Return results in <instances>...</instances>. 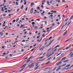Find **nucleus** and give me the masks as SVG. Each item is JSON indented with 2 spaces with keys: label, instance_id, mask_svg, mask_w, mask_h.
<instances>
[{
  "label": "nucleus",
  "instance_id": "38",
  "mask_svg": "<svg viewBox=\"0 0 73 73\" xmlns=\"http://www.w3.org/2000/svg\"><path fill=\"white\" fill-rule=\"evenodd\" d=\"M28 31H31V28H30L29 27L27 29Z\"/></svg>",
  "mask_w": 73,
  "mask_h": 73
},
{
  "label": "nucleus",
  "instance_id": "12",
  "mask_svg": "<svg viewBox=\"0 0 73 73\" xmlns=\"http://www.w3.org/2000/svg\"><path fill=\"white\" fill-rule=\"evenodd\" d=\"M38 63H39V62H38V63H36L35 64V66H40V65H38Z\"/></svg>",
  "mask_w": 73,
  "mask_h": 73
},
{
  "label": "nucleus",
  "instance_id": "26",
  "mask_svg": "<svg viewBox=\"0 0 73 73\" xmlns=\"http://www.w3.org/2000/svg\"><path fill=\"white\" fill-rule=\"evenodd\" d=\"M65 8H69L68 5H66V6L65 7Z\"/></svg>",
  "mask_w": 73,
  "mask_h": 73
},
{
  "label": "nucleus",
  "instance_id": "17",
  "mask_svg": "<svg viewBox=\"0 0 73 73\" xmlns=\"http://www.w3.org/2000/svg\"><path fill=\"white\" fill-rule=\"evenodd\" d=\"M33 57V56H31L27 60H30V59H31L32 58V57Z\"/></svg>",
  "mask_w": 73,
  "mask_h": 73
},
{
  "label": "nucleus",
  "instance_id": "15",
  "mask_svg": "<svg viewBox=\"0 0 73 73\" xmlns=\"http://www.w3.org/2000/svg\"><path fill=\"white\" fill-rule=\"evenodd\" d=\"M2 35H3V32H0V35L2 36Z\"/></svg>",
  "mask_w": 73,
  "mask_h": 73
},
{
  "label": "nucleus",
  "instance_id": "63",
  "mask_svg": "<svg viewBox=\"0 0 73 73\" xmlns=\"http://www.w3.org/2000/svg\"><path fill=\"white\" fill-rule=\"evenodd\" d=\"M55 24L54 23H53L52 24V26H54V25Z\"/></svg>",
  "mask_w": 73,
  "mask_h": 73
},
{
  "label": "nucleus",
  "instance_id": "61",
  "mask_svg": "<svg viewBox=\"0 0 73 73\" xmlns=\"http://www.w3.org/2000/svg\"><path fill=\"white\" fill-rule=\"evenodd\" d=\"M25 40H22V42H25Z\"/></svg>",
  "mask_w": 73,
  "mask_h": 73
},
{
  "label": "nucleus",
  "instance_id": "7",
  "mask_svg": "<svg viewBox=\"0 0 73 73\" xmlns=\"http://www.w3.org/2000/svg\"><path fill=\"white\" fill-rule=\"evenodd\" d=\"M51 12H52V13H56V12H57V11L55 10H52L51 11Z\"/></svg>",
  "mask_w": 73,
  "mask_h": 73
},
{
  "label": "nucleus",
  "instance_id": "32",
  "mask_svg": "<svg viewBox=\"0 0 73 73\" xmlns=\"http://www.w3.org/2000/svg\"><path fill=\"white\" fill-rule=\"evenodd\" d=\"M52 54H50V55L48 56V57H47V58H49V57H50V56H52Z\"/></svg>",
  "mask_w": 73,
  "mask_h": 73
},
{
  "label": "nucleus",
  "instance_id": "21",
  "mask_svg": "<svg viewBox=\"0 0 73 73\" xmlns=\"http://www.w3.org/2000/svg\"><path fill=\"white\" fill-rule=\"evenodd\" d=\"M73 18V15H72L70 19V20H71L72 18Z\"/></svg>",
  "mask_w": 73,
  "mask_h": 73
},
{
  "label": "nucleus",
  "instance_id": "25",
  "mask_svg": "<svg viewBox=\"0 0 73 73\" xmlns=\"http://www.w3.org/2000/svg\"><path fill=\"white\" fill-rule=\"evenodd\" d=\"M66 59V57H64L61 60H64V59Z\"/></svg>",
  "mask_w": 73,
  "mask_h": 73
},
{
  "label": "nucleus",
  "instance_id": "56",
  "mask_svg": "<svg viewBox=\"0 0 73 73\" xmlns=\"http://www.w3.org/2000/svg\"><path fill=\"white\" fill-rule=\"evenodd\" d=\"M42 54H43V53H42L41 54H40L39 55V56H41V55H42Z\"/></svg>",
  "mask_w": 73,
  "mask_h": 73
},
{
  "label": "nucleus",
  "instance_id": "40",
  "mask_svg": "<svg viewBox=\"0 0 73 73\" xmlns=\"http://www.w3.org/2000/svg\"><path fill=\"white\" fill-rule=\"evenodd\" d=\"M27 3V2L26 1H25V3H24V5H26V3Z\"/></svg>",
  "mask_w": 73,
  "mask_h": 73
},
{
  "label": "nucleus",
  "instance_id": "30",
  "mask_svg": "<svg viewBox=\"0 0 73 73\" xmlns=\"http://www.w3.org/2000/svg\"><path fill=\"white\" fill-rule=\"evenodd\" d=\"M54 40V39H53L51 41V42L50 43V44H51V43H52V42H53V41Z\"/></svg>",
  "mask_w": 73,
  "mask_h": 73
},
{
  "label": "nucleus",
  "instance_id": "24",
  "mask_svg": "<svg viewBox=\"0 0 73 73\" xmlns=\"http://www.w3.org/2000/svg\"><path fill=\"white\" fill-rule=\"evenodd\" d=\"M19 18H17V20H16V23H17V22H18V21H19Z\"/></svg>",
  "mask_w": 73,
  "mask_h": 73
},
{
  "label": "nucleus",
  "instance_id": "14",
  "mask_svg": "<svg viewBox=\"0 0 73 73\" xmlns=\"http://www.w3.org/2000/svg\"><path fill=\"white\" fill-rule=\"evenodd\" d=\"M61 69V68H60V67H59L56 70V71H58V70H60V69Z\"/></svg>",
  "mask_w": 73,
  "mask_h": 73
},
{
  "label": "nucleus",
  "instance_id": "35",
  "mask_svg": "<svg viewBox=\"0 0 73 73\" xmlns=\"http://www.w3.org/2000/svg\"><path fill=\"white\" fill-rule=\"evenodd\" d=\"M15 21H16V20H13L12 22H13L14 23H15Z\"/></svg>",
  "mask_w": 73,
  "mask_h": 73
},
{
  "label": "nucleus",
  "instance_id": "44",
  "mask_svg": "<svg viewBox=\"0 0 73 73\" xmlns=\"http://www.w3.org/2000/svg\"><path fill=\"white\" fill-rule=\"evenodd\" d=\"M57 48H55L54 50V52H55V51H56V50H57Z\"/></svg>",
  "mask_w": 73,
  "mask_h": 73
},
{
  "label": "nucleus",
  "instance_id": "53",
  "mask_svg": "<svg viewBox=\"0 0 73 73\" xmlns=\"http://www.w3.org/2000/svg\"><path fill=\"white\" fill-rule=\"evenodd\" d=\"M3 2L4 3H6V0H4Z\"/></svg>",
  "mask_w": 73,
  "mask_h": 73
},
{
  "label": "nucleus",
  "instance_id": "27",
  "mask_svg": "<svg viewBox=\"0 0 73 73\" xmlns=\"http://www.w3.org/2000/svg\"><path fill=\"white\" fill-rule=\"evenodd\" d=\"M35 23L34 22H33L31 23V24H32V25H35Z\"/></svg>",
  "mask_w": 73,
  "mask_h": 73
},
{
  "label": "nucleus",
  "instance_id": "16",
  "mask_svg": "<svg viewBox=\"0 0 73 73\" xmlns=\"http://www.w3.org/2000/svg\"><path fill=\"white\" fill-rule=\"evenodd\" d=\"M70 66V64H68V65H66V68H67V67H69Z\"/></svg>",
  "mask_w": 73,
  "mask_h": 73
},
{
  "label": "nucleus",
  "instance_id": "13",
  "mask_svg": "<svg viewBox=\"0 0 73 73\" xmlns=\"http://www.w3.org/2000/svg\"><path fill=\"white\" fill-rule=\"evenodd\" d=\"M34 4H35V3H31V7H33V5H34Z\"/></svg>",
  "mask_w": 73,
  "mask_h": 73
},
{
  "label": "nucleus",
  "instance_id": "57",
  "mask_svg": "<svg viewBox=\"0 0 73 73\" xmlns=\"http://www.w3.org/2000/svg\"><path fill=\"white\" fill-rule=\"evenodd\" d=\"M36 21H40V20L39 19H36Z\"/></svg>",
  "mask_w": 73,
  "mask_h": 73
},
{
  "label": "nucleus",
  "instance_id": "45",
  "mask_svg": "<svg viewBox=\"0 0 73 73\" xmlns=\"http://www.w3.org/2000/svg\"><path fill=\"white\" fill-rule=\"evenodd\" d=\"M12 55H13V54H10L9 56H10L11 57H12Z\"/></svg>",
  "mask_w": 73,
  "mask_h": 73
},
{
  "label": "nucleus",
  "instance_id": "4",
  "mask_svg": "<svg viewBox=\"0 0 73 73\" xmlns=\"http://www.w3.org/2000/svg\"><path fill=\"white\" fill-rule=\"evenodd\" d=\"M62 63V62H59L56 64V65H59L60 64H61Z\"/></svg>",
  "mask_w": 73,
  "mask_h": 73
},
{
  "label": "nucleus",
  "instance_id": "51",
  "mask_svg": "<svg viewBox=\"0 0 73 73\" xmlns=\"http://www.w3.org/2000/svg\"><path fill=\"white\" fill-rule=\"evenodd\" d=\"M68 18H67L66 20L64 21H68Z\"/></svg>",
  "mask_w": 73,
  "mask_h": 73
},
{
  "label": "nucleus",
  "instance_id": "42",
  "mask_svg": "<svg viewBox=\"0 0 73 73\" xmlns=\"http://www.w3.org/2000/svg\"><path fill=\"white\" fill-rule=\"evenodd\" d=\"M36 45H37V44L36 43L33 46L34 47L36 46Z\"/></svg>",
  "mask_w": 73,
  "mask_h": 73
},
{
  "label": "nucleus",
  "instance_id": "9",
  "mask_svg": "<svg viewBox=\"0 0 73 73\" xmlns=\"http://www.w3.org/2000/svg\"><path fill=\"white\" fill-rule=\"evenodd\" d=\"M33 66H34V65H32L31 64L30 66H29V68H32V67H33Z\"/></svg>",
  "mask_w": 73,
  "mask_h": 73
},
{
  "label": "nucleus",
  "instance_id": "47",
  "mask_svg": "<svg viewBox=\"0 0 73 73\" xmlns=\"http://www.w3.org/2000/svg\"><path fill=\"white\" fill-rule=\"evenodd\" d=\"M45 36V34H43L42 35V37H44Z\"/></svg>",
  "mask_w": 73,
  "mask_h": 73
},
{
  "label": "nucleus",
  "instance_id": "19",
  "mask_svg": "<svg viewBox=\"0 0 73 73\" xmlns=\"http://www.w3.org/2000/svg\"><path fill=\"white\" fill-rule=\"evenodd\" d=\"M69 40H70V39H68L66 40V41L64 42V43H66V42L68 41H69Z\"/></svg>",
  "mask_w": 73,
  "mask_h": 73
},
{
  "label": "nucleus",
  "instance_id": "34",
  "mask_svg": "<svg viewBox=\"0 0 73 73\" xmlns=\"http://www.w3.org/2000/svg\"><path fill=\"white\" fill-rule=\"evenodd\" d=\"M64 69H66V70H68V69H69V68H64Z\"/></svg>",
  "mask_w": 73,
  "mask_h": 73
},
{
  "label": "nucleus",
  "instance_id": "33",
  "mask_svg": "<svg viewBox=\"0 0 73 73\" xmlns=\"http://www.w3.org/2000/svg\"><path fill=\"white\" fill-rule=\"evenodd\" d=\"M23 7H24V6L22 5V7H21V9H23Z\"/></svg>",
  "mask_w": 73,
  "mask_h": 73
},
{
  "label": "nucleus",
  "instance_id": "28",
  "mask_svg": "<svg viewBox=\"0 0 73 73\" xmlns=\"http://www.w3.org/2000/svg\"><path fill=\"white\" fill-rule=\"evenodd\" d=\"M51 58H52V57H50L49 58H48V59L47 60L48 61H49V60H50V59H51Z\"/></svg>",
  "mask_w": 73,
  "mask_h": 73
},
{
  "label": "nucleus",
  "instance_id": "54",
  "mask_svg": "<svg viewBox=\"0 0 73 73\" xmlns=\"http://www.w3.org/2000/svg\"><path fill=\"white\" fill-rule=\"evenodd\" d=\"M37 9H39V10H40V7H38Z\"/></svg>",
  "mask_w": 73,
  "mask_h": 73
},
{
  "label": "nucleus",
  "instance_id": "23",
  "mask_svg": "<svg viewBox=\"0 0 73 73\" xmlns=\"http://www.w3.org/2000/svg\"><path fill=\"white\" fill-rule=\"evenodd\" d=\"M47 4H48V5H50V4H49V1H47Z\"/></svg>",
  "mask_w": 73,
  "mask_h": 73
},
{
  "label": "nucleus",
  "instance_id": "64",
  "mask_svg": "<svg viewBox=\"0 0 73 73\" xmlns=\"http://www.w3.org/2000/svg\"><path fill=\"white\" fill-rule=\"evenodd\" d=\"M72 56H73V53L71 54L70 57H72Z\"/></svg>",
  "mask_w": 73,
  "mask_h": 73
},
{
  "label": "nucleus",
  "instance_id": "48",
  "mask_svg": "<svg viewBox=\"0 0 73 73\" xmlns=\"http://www.w3.org/2000/svg\"><path fill=\"white\" fill-rule=\"evenodd\" d=\"M64 25H63L62 27L61 28V29H62L63 28H64Z\"/></svg>",
  "mask_w": 73,
  "mask_h": 73
},
{
  "label": "nucleus",
  "instance_id": "60",
  "mask_svg": "<svg viewBox=\"0 0 73 73\" xmlns=\"http://www.w3.org/2000/svg\"><path fill=\"white\" fill-rule=\"evenodd\" d=\"M9 17H11V14H9Z\"/></svg>",
  "mask_w": 73,
  "mask_h": 73
},
{
  "label": "nucleus",
  "instance_id": "39",
  "mask_svg": "<svg viewBox=\"0 0 73 73\" xmlns=\"http://www.w3.org/2000/svg\"><path fill=\"white\" fill-rule=\"evenodd\" d=\"M50 62V61H48L47 63H46V64H49Z\"/></svg>",
  "mask_w": 73,
  "mask_h": 73
},
{
  "label": "nucleus",
  "instance_id": "50",
  "mask_svg": "<svg viewBox=\"0 0 73 73\" xmlns=\"http://www.w3.org/2000/svg\"><path fill=\"white\" fill-rule=\"evenodd\" d=\"M66 25H67V23H66L64 25V27H65V26H66Z\"/></svg>",
  "mask_w": 73,
  "mask_h": 73
},
{
  "label": "nucleus",
  "instance_id": "8",
  "mask_svg": "<svg viewBox=\"0 0 73 73\" xmlns=\"http://www.w3.org/2000/svg\"><path fill=\"white\" fill-rule=\"evenodd\" d=\"M68 32V31L67 30L66 31V32H65L64 34H63V36H64L65 35H66V34H67V33Z\"/></svg>",
  "mask_w": 73,
  "mask_h": 73
},
{
  "label": "nucleus",
  "instance_id": "46",
  "mask_svg": "<svg viewBox=\"0 0 73 73\" xmlns=\"http://www.w3.org/2000/svg\"><path fill=\"white\" fill-rule=\"evenodd\" d=\"M30 61V60H28L27 61V63H28V62H29Z\"/></svg>",
  "mask_w": 73,
  "mask_h": 73
},
{
  "label": "nucleus",
  "instance_id": "29",
  "mask_svg": "<svg viewBox=\"0 0 73 73\" xmlns=\"http://www.w3.org/2000/svg\"><path fill=\"white\" fill-rule=\"evenodd\" d=\"M66 65V64H65L63 65H61V66L62 67V66H65V65Z\"/></svg>",
  "mask_w": 73,
  "mask_h": 73
},
{
  "label": "nucleus",
  "instance_id": "62",
  "mask_svg": "<svg viewBox=\"0 0 73 73\" xmlns=\"http://www.w3.org/2000/svg\"><path fill=\"white\" fill-rule=\"evenodd\" d=\"M16 4L17 5H18V3L17 2H16Z\"/></svg>",
  "mask_w": 73,
  "mask_h": 73
},
{
  "label": "nucleus",
  "instance_id": "10",
  "mask_svg": "<svg viewBox=\"0 0 73 73\" xmlns=\"http://www.w3.org/2000/svg\"><path fill=\"white\" fill-rule=\"evenodd\" d=\"M40 66H38L36 67V68L35 69V70H37V69L38 68H39Z\"/></svg>",
  "mask_w": 73,
  "mask_h": 73
},
{
  "label": "nucleus",
  "instance_id": "6",
  "mask_svg": "<svg viewBox=\"0 0 73 73\" xmlns=\"http://www.w3.org/2000/svg\"><path fill=\"white\" fill-rule=\"evenodd\" d=\"M33 10H34V9H33V8H32L31 9V11H30V12H31V13L32 14V13H33Z\"/></svg>",
  "mask_w": 73,
  "mask_h": 73
},
{
  "label": "nucleus",
  "instance_id": "41",
  "mask_svg": "<svg viewBox=\"0 0 73 73\" xmlns=\"http://www.w3.org/2000/svg\"><path fill=\"white\" fill-rule=\"evenodd\" d=\"M37 27H35L34 28L35 29H37Z\"/></svg>",
  "mask_w": 73,
  "mask_h": 73
},
{
  "label": "nucleus",
  "instance_id": "31",
  "mask_svg": "<svg viewBox=\"0 0 73 73\" xmlns=\"http://www.w3.org/2000/svg\"><path fill=\"white\" fill-rule=\"evenodd\" d=\"M59 46H60L59 45L55 47L54 48H58V47H59Z\"/></svg>",
  "mask_w": 73,
  "mask_h": 73
},
{
  "label": "nucleus",
  "instance_id": "36",
  "mask_svg": "<svg viewBox=\"0 0 73 73\" xmlns=\"http://www.w3.org/2000/svg\"><path fill=\"white\" fill-rule=\"evenodd\" d=\"M44 23H45V24H47V21H44Z\"/></svg>",
  "mask_w": 73,
  "mask_h": 73
},
{
  "label": "nucleus",
  "instance_id": "2",
  "mask_svg": "<svg viewBox=\"0 0 73 73\" xmlns=\"http://www.w3.org/2000/svg\"><path fill=\"white\" fill-rule=\"evenodd\" d=\"M52 37H53L52 36H51L50 37H49V38H47L45 41L44 42H46V41H48H48H49V40H50V39H51V38H52Z\"/></svg>",
  "mask_w": 73,
  "mask_h": 73
},
{
  "label": "nucleus",
  "instance_id": "52",
  "mask_svg": "<svg viewBox=\"0 0 73 73\" xmlns=\"http://www.w3.org/2000/svg\"><path fill=\"white\" fill-rule=\"evenodd\" d=\"M35 63H36V62H34L33 63H32V64H31V65H33V64H35Z\"/></svg>",
  "mask_w": 73,
  "mask_h": 73
},
{
  "label": "nucleus",
  "instance_id": "43",
  "mask_svg": "<svg viewBox=\"0 0 73 73\" xmlns=\"http://www.w3.org/2000/svg\"><path fill=\"white\" fill-rule=\"evenodd\" d=\"M19 10H20V9L19 8L17 10V12H19Z\"/></svg>",
  "mask_w": 73,
  "mask_h": 73
},
{
  "label": "nucleus",
  "instance_id": "22",
  "mask_svg": "<svg viewBox=\"0 0 73 73\" xmlns=\"http://www.w3.org/2000/svg\"><path fill=\"white\" fill-rule=\"evenodd\" d=\"M41 2H42V3H45V2H46V0H44L42 1H41Z\"/></svg>",
  "mask_w": 73,
  "mask_h": 73
},
{
  "label": "nucleus",
  "instance_id": "49",
  "mask_svg": "<svg viewBox=\"0 0 73 73\" xmlns=\"http://www.w3.org/2000/svg\"><path fill=\"white\" fill-rule=\"evenodd\" d=\"M11 11L10 10H8V12H11Z\"/></svg>",
  "mask_w": 73,
  "mask_h": 73
},
{
  "label": "nucleus",
  "instance_id": "20",
  "mask_svg": "<svg viewBox=\"0 0 73 73\" xmlns=\"http://www.w3.org/2000/svg\"><path fill=\"white\" fill-rule=\"evenodd\" d=\"M50 44H51V43H49L48 45H47L46 46V47L47 48V47H48L49 46V45H50Z\"/></svg>",
  "mask_w": 73,
  "mask_h": 73
},
{
  "label": "nucleus",
  "instance_id": "1",
  "mask_svg": "<svg viewBox=\"0 0 73 73\" xmlns=\"http://www.w3.org/2000/svg\"><path fill=\"white\" fill-rule=\"evenodd\" d=\"M27 64H25L24 65H23V66H22L21 68H23H23L19 72H21V71H22L23 70V69H24V68H25V66H27Z\"/></svg>",
  "mask_w": 73,
  "mask_h": 73
},
{
  "label": "nucleus",
  "instance_id": "58",
  "mask_svg": "<svg viewBox=\"0 0 73 73\" xmlns=\"http://www.w3.org/2000/svg\"><path fill=\"white\" fill-rule=\"evenodd\" d=\"M23 25H21V26L20 27V28H21L23 27Z\"/></svg>",
  "mask_w": 73,
  "mask_h": 73
},
{
  "label": "nucleus",
  "instance_id": "55",
  "mask_svg": "<svg viewBox=\"0 0 73 73\" xmlns=\"http://www.w3.org/2000/svg\"><path fill=\"white\" fill-rule=\"evenodd\" d=\"M5 16H6V14H4L3 15V17Z\"/></svg>",
  "mask_w": 73,
  "mask_h": 73
},
{
  "label": "nucleus",
  "instance_id": "18",
  "mask_svg": "<svg viewBox=\"0 0 73 73\" xmlns=\"http://www.w3.org/2000/svg\"><path fill=\"white\" fill-rule=\"evenodd\" d=\"M71 23H72V21H70L67 24V25H69Z\"/></svg>",
  "mask_w": 73,
  "mask_h": 73
},
{
  "label": "nucleus",
  "instance_id": "3",
  "mask_svg": "<svg viewBox=\"0 0 73 73\" xmlns=\"http://www.w3.org/2000/svg\"><path fill=\"white\" fill-rule=\"evenodd\" d=\"M72 46V44H70L68 46V47H66V49H69V48H70V47H71Z\"/></svg>",
  "mask_w": 73,
  "mask_h": 73
},
{
  "label": "nucleus",
  "instance_id": "37",
  "mask_svg": "<svg viewBox=\"0 0 73 73\" xmlns=\"http://www.w3.org/2000/svg\"><path fill=\"white\" fill-rule=\"evenodd\" d=\"M40 35H39V36H37L36 38H40Z\"/></svg>",
  "mask_w": 73,
  "mask_h": 73
},
{
  "label": "nucleus",
  "instance_id": "5",
  "mask_svg": "<svg viewBox=\"0 0 73 73\" xmlns=\"http://www.w3.org/2000/svg\"><path fill=\"white\" fill-rule=\"evenodd\" d=\"M44 48V46L42 47L41 48L39 49V50H43Z\"/></svg>",
  "mask_w": 73,
  "mask_h": 73
},
{
  "label": "nucleus",
  "instance_id": "11",
  "mask_svg": "<svg viewBox=\"0 0 73 73\" xmlns=\"http://www.w3.org/2000/svg\"><path fill=\"white\" fill-rule=\"evenodd\" d=\"M68 61H69V60H66L63 62V63H65L66 62H68Z\"/></svg>",
  "mask_w": 73,
  "mask_h": 73
},
{
  "label": "nucleus",
  "instance_id": "59",
  "mask_svg": "<svg viewBox=\"0 0 73 73\" xmlns=\"http://www.w3.org/2000/svg\"><path fill=\"white\" fill-rule=\"evenodd\" d=\"M42 57H43V56H42L40 57L39 58V59H41V58H42Z\"/></svg>",
  "mask_w": 73,
  "mask_h": 73
}]
</instances>
